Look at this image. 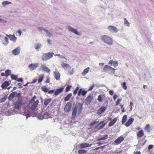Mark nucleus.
<instances>
[{"mask_svg": "<svg viewBox=\"0 0 154 154\" xmlns=\"http://www.w3.org/2000/svg\"><path fill=\"white\" fill-rule=\"evenodd\" d=\"M106 108V107L105 106L101 107L100 109L97 110V114L99 115L101 114L105 111Z\"/></svg>", "mask_w": 154, "mask_h": 154, "instance_id": "17", "label": "nucleus"}, {"mask_svg": "<svg viewBox=\"0 0 154 154\" xmlns=\"http://www.w3.org/2000/svg\"><path fill=\"white\" fill-rule=\"evenodd\" d=\"M92 144H89L88 143H81L79 145V146L80 149H84L87 147H91Z\"/></svg>", "mask_w": 154, "mask_h": 154, "instance_id": "10", "label": "nucleus"}, {"mask_svg": "<svg viewBox=\"0 0 154 154\" xmlns=\"http://www.w3.org/2000/svg\"><path fill=\"white\" fill-rule=\"evenodd\" d=\"M55 56H58L60 57V58H65V57L64 56H63V55H60V54H55Z\"/></svg>", "mask_w": 154, "mask_h": 154, "instance_id": "54", "label": "nucleus"}, {"mask_svg": "<svg viewBox=\"0 0 154 154\" xmlns=\"http://www.w3.org/2000/svg\"><path fill=\"white\" fill-rule=\"evenodd\" d=\"M17 75H14V74H12L11 75V78L12 79H13L14 80H16L17 79Z\"/></svg>", "mask_w": 154, "mask_h": 154, "instance_id": "44", "label": "nucleus"}, {"mask_svg": "<svg viewBox=\"0 0 154 154\" xmlns=\"http://www.w3.org/2000/svg\"><path fill=\"white\" fill-rule=\"evenodd\" d=\"M144 134V133L143 131L142 130H140V131H138V132L137 133V136L139 137H141Z\"/></svg>", "mask_w": 154, "mask_h": 154, "instance_id": "25", "label": "nucleus"}, {"mask_svg": "<svg viewBox=\"0 0 154 154\" xmlns=\"http://www.w3.org/2000/svg\"><path fill=\"white\" fill-rule=\"evenodd\" d=\"M99 122V120L98 119H97L95 120L92 122L90 124L91 126H92L98 123Z\"/></svg>", "mask_w": 154, "mask_h": 154, "instance_id": "38", "label": "nucleus"}, {"mask_svg": "<svg viewBox=\"0 0 154 154\" xmlns=\"http://www.w3.org/2000/svg\"><path fill=\"white\" fill-rule=\"evenodd\" d=\"M97 100L100 102H101L102 101L103 99L101 95H100L98 96Z\"/></svg>", "mask_w": 154, "mask_h": 154, "instance_id": "48", "label": "nucleus"}, {"mask_svg": "<svg viewBox=\"0 0 154 154\" xmlns=\"http://www.w3.org/2000/svg\"><path fill=\"white\" fill-rule=\"evenodd\" d=\"M61 66L65 70L71 69V67L69 65L62 62Z\"/></svg>", "mask_w": 154, "mask_h": 154, "instance_id": "14", "label": "nucleus"}, {"mask_svg": "<svg viewBox=\"0 0 154 154\" xmlns=\"http://www.w3.org/2000/svg\"><path fill=\"white\" fill-rule=\"evenodd\" d=\"M20 48L18 47L12 51V53L14 55H17L20 53Z\"/></svg>", "mask_w": 154, "mask_h": 154, "instance_id": "9", "label": "nucleus"}, {"mask_svg": "<svg viewBox=\"0 0 154 154\" xmlns=\"http://www.w3.org/2000/svg\"><path fill=\"white\" fill-rule=\"evenodd\" d=\"M44 29L43 27H39L38 28V30L39 32H42V30H44Z\"/></svg>", "mask_w": 154, "mask_h": 154, "instance_id": "64", "label": "nucleus"}, {"mask_svg": "<svg viewBox=\"0 0 154 154\" xmlns=\"http://www.w3.org/2000/svg\"><path fill=\"white\" fill-rule=\"evenodd\" d=\"M41 89L45 92H47L48 91V89L45 86H42Z\"/></svg>", "mask_w": 154, "mask_h": 154, "instance_id": "42", "label": "nucleus"}, {"mask_svg": "<svg viewBox=\"0 0 154 154\" xmlns=\"http://www.w3.org/2000/svg\"><path fill=\"white\" fill-rule=\"evenodd\" d=\"M124 140V138L122 136H120L116 140L114 141V142L116 144H119L123 141Z\"/></svg>", "mask_w": 154, "mask_h": 154, "instance_id": "15", "label": "nucleus"}, {"mask_svg": "<svg viewBox=\"0 0 154 154\" xmlns=\"http://www.w3.org/2000/svg\"><path fill=\"white\" fill-rule=\"evenodd\" d=\"M72 96V93H70L68 94L64 98V100L65 101H68L71 97Z\"/></svg>", "mask_w": 154, "mask_h": 154, "instance_id": "30", "label": "nucleus"}, {"mask_svg": "<svg viewBox=\"0 0 154 154\" xmlns=\"http://www.w3.org/2000/svg\"><path fill=\"white\" fill-rule=\"evenodd\" d=\"M51 98L45 99V102L44 103L45 105V106H47L49 104V103L51 102Z\"/></svg>", "mask_w": 154, "mask_h": 154, "instance_id": "27", "label": "nucleus"}, {"mask_svg": "<svg viewBox=\"0 0 154 154\" xmlns=\"http://www.w3.org/2000/svg\"><path fill=\"white\" fill-rule=\"evenodd\" d=\"M93 97L90 94L85 99V103L86 105H88L91 102L93 99Z\"/></svg>", "mask_w": 154, "mask_h": 154, "instance_id": "8", "label": "nucleus"}, {"mask_svg": "<svg viewBox=\"0 0 154 154\" xmlns=\"http://www.w3.org/2000/svg\"><path fill=\"white\" fill-rule=\"evenodd\" d=\"M145 130L148 132L149 133L150 132V127L149 124H147L145 127Z\"/></svg>", "mask_w": 154, "mask_h": 154, "instance_id": "35", "label": "nucleus"}, {"mask_svg": "<svg viewBox=\"0 0 154 154\" xmlns=\"http://www.w3.org/2000/svg\"><path fill=\"white\" fill-rule=\"evenodd\" d=\"M54 76L56 80H59L60 76V73L57 70L54 72Z\"/></svg>", "mask_w": 154, "mask_h": 154, "instance_id": "12", "label": "nucleus"}, {"mask_svg": "<svg viewBox=\"0 0 154 154\" xmlns=\"http://www.w3.org/2000/svg\"><path fill=\"white\" fill-rule=\"evenodd\" d=\"M153 147V145H149L148 146V149L149 150H150L151 149H152Z\"/></svg>", "mask_w": 154, "mask_h": 154, "instance_id": "55", "label": "nucleus"}, {"mask_svg": "<svg viewBox=\"0 0 154 154\" xmlns=\"http://www.w3.org/2000/svg\"><path fill=\"white\" fill-rule=\"evenodd\" d=\"M50 82V78L49 77H48L47 78L45 82L46 83H48Z\"/></svg>", "mask_w": 154, "mask_h": 154, "instance_id": "63", "label": "nucleus"}, {"mask_svg": "<svg viewBox=\"0 0 154 154\" xmlns=\"http://www.w3.org/2000/svg\"><path fill=\"white\" fill-rule=\"evenodd\" d=\"M44 78V75L43 74H42L40 75L39 76V78L38 79V83H39L42 82Z\"/></svg>", "mask_w": 154, "mask_h": 154, "instance_id": "36", "label": "nucleus"}, {"mask_svg": "<svg viewBox=\"0 0 154 154\" xmlns=\"http://www.w3.org/2000/svg\"><path fill=\"white\" fill-rule=\"evenodd\" d=\"M71 87V86H67L66 88L65 91L67 92L69 91L70 90V89Z\"/></svg>", "mask_w": 154, "mask_h": 154, "instance_id": "51", "label": "nucleus"}, {"mask_svg": "<svg viewBox=\"0 0 154 154\" xmlns=\"http://www.w3.org/2000/svg\"><path fill=\"white\" fill-rule=\"evenodd\" d=\"M11 3L10 2H9L7 1H4L2 2V5L3 6H5L6 5L10 4Z\"/></svg>", "mask_w": 154, "mask_h": 154, "instance_id": "40", "label": "nucleus"}, {"mask_svg": "<svg viewBox=\"0 0 154 154\" xmlns=\"http://www.w3.org/2000/svg\"><path fill=\"white\" fill-rule=\"evenodd\" d=\"M94 84H93V85L91 86L90 88H89V89L88 90V91H90L91 90H92L93 88H94Z\"/></svg>", "mask_w": 154, "mask_h": 154, "instance_id": "57", "label": "nucleus"}, {"mask_svg": "<svg viewBox=\"0 0 154 154\" xmlns=\"http://www.w3.org/2000/svg\"><path fill=\"white\" fill-rule=\"evenodd\" d=\"M89 69L90 68L89 67H88L85 69L82 73V75L85 76L87 73L89 71Z\"/></svg>", "mask_w": 154, "mask_h": 154, "instance_id": "26", "label": "nucleus"}, {"mask_svg": "<svg viewBox=\"0 0 154 154\" xmlns=\"http://www.w3.org/2000/svg\"><path fill=\"white\" fill-rule=\"evenodd\" d=\"M63 88H59L57 89L54 91V94L57 96L60 94L63 90Z\"/></svg>", "mask_w": 154, "mask_h": 154, "instance_id": "23", "label": "nucleus"}, {"mask_svg": "<svg viewBox=\"0 0 154 154\" xmlns=\"http://www.w3.org/2000/svg\"><path fill=\"white\" fill-rule=\"evenodd\" d=\"M6 97H4L2 98V99L1 101L0 102V103H2V102H5V100H6Z\"/></svg>", "mask_w": 154, "mask_h": 154, "instance_id": "53", "label": "nucleus"}, {"mask_svg": "<svg viewBox=\"0 0 154 154\" xmlns=\"http://www.w3.org/2000/svg\"><path fill=\"white\" fill-rule=\"evenodd\" d=\"M108 135H103L101 137L98 139L97 140V141H100L101 140H104L106 139H107L108 138Z\"/></svg>", "mask_w": 154, "mask_h": 154, "instance_id": "31", "label": "nucleus"}, {"mask_svg": "<svg viewBox=\"0 0 154 154\" xmlns=\"http://www.w3.org/2000/svg\"><path fill=\"white\" fill-rule=\"evenodd\" d=\"M116 69L108 65H106L103 68V72H107L109 73L111 72L114 74L115 73Z\"/></svg>", "mask_w": 154, "mask_h": 154, "instance_id": "4", "label": "nucleus"}, {"mask_svg": "<svg viewBox=\"0 0 154 154\" xmlns=\"http://www.w3.org/2000/svg\"><path fill=\"white\" fill-rule=\"evenodd\" d=\"M11 71L10 70L8 69L6 70L5 72V76L6 77L8 76L11 75Z\"/></svg>", "mask_w": 154, "mask_h": 154, "instance_id": "34", "label": "nucleus"}, {"mask_svg": "<svg viewBox=\"0 0 154 154\" xmlns=\"http://www.w3.org/2000/svg\"><path fill=\"white\" fill-rule=\"evenodd\" d=\"M71 106V104L70 102L67 103L64 107L65 111L66 112H69L70 110Z\"/></svg>", "mask_w": 154, "mask_h": 154, "instance_id": "13", "label": "nucleus"}, {"mask_svg": "<svg viewBox=\"0 0 154 154\" xmlns=\"http://www.w3.org/2000/svg\"><path fill=\"white\" fill-rule=\"evenodd\" d=\"M81 94L83 96H85L87 93V91H85L84 90H82H82L81 91Z\"/></svg>", "mask_w": 154, "mask_h": 154, "instance_id": "46", "label": "nucleus"}, {"mask_svg": "<svg viewBox=\"0 0 154 154\" xmlns=\"http://www.w3.org/2000/svg\"><path fill=\"white\" fill-rule=\"evenodd\" d=\"M54 54V53L53 52L44 53L41 57L42 60H47L52 58Z\"/></svg>", "mask_w": 154, "mask_h": 154, "instance_id": "3", "label": "nucleus"}, {"mask_svg": "<svg viewBox=\"0 0 154 154\" xmlns=\"http://www.w3.org/2000/svg\"><path fill=\"white\" fill-rule=\"evenodd\" d=\"M54 92V90H51L49 91L48 93L49 94H51Z\"/></svg>", "mask_w": 154, "mask_h": 154, "instance_id": "58", "label": "nucleus"}, {"mask_svg": "<svg viewBox=\"0 0 154 154\" xmlns=\"http://www.w3.org/2000/svg\"><path fill=\"white\" fill-rule=\"evenodd\" d=\"M134 120V119L133 118H131L129 119L128 121L126 122L125 124V125L126 127L129 126L132 123Z\"/></svg>", "mask_w": 154, "mask_h": 154, "instance_id": "22", "label": "nucleus"}, {"mask_svg": "<svg viewBox=\"0 0 154 154\" xmlns=\"http://www.w3.org/2000/svg\"><path fill=\"white\" fill-rule=\"evenodd\" d=\"M70 69H68V73L69 75H72L74 73V68H73L70 71Z\"/></svg>", "mask_w": 154, "mask_h": 154, "instance_id": "43", "label": "nucleus"}, {"mask_svg": "<svg viewBox=\"0 0 154 154\" xmlns=\"http://www.w3.org/2000/svg\"><path fill=\"white\" fill-rule=\"evenodd\" d=\"M114 67L117 66L118 65V62L116 61H114L112 63Z\"/></svg>", "mask_w": 154, "mask_h": 154, "instance_id": "47", "label": "nucleus"}, {"mask_svg": "<svg viewBox=\"0 0 154 154\" xmlns=\"http://www.w3.org/2000/svg\"><path fill=\"white\" fill-rule=\"evenodd\" d=\"M38 100H37L36 101H35V102L32 103V105L31 107V109L33 110H35L37 107V106L38 104Z\"/></svg>", "mask_w": 154, "mask_h": 154, "instance_id": "16", "label": "nucleus"}, {"mask_svg": "<svg viewBox=\"0 0 154 154\" xmlns=\"http://www.w3.org/2000/svg\"><path fill=\"white\" fill-rule=\"evenodd\" d=\"M2 43L5 45H6L8 43V38L7 37H4V40L2 41Z\"/></svg>", "mask_w": 154, "mask_h": 154, "instance_id": "33", "label": "nucleus"}, {"mask_svg": "<svg viewBox=\"0 0 154 154\" xmlns=\"http://www.w3.org/2000/svg\"><path fill=\"white\" fill-rule=\"evenodd\" d=\"M35 102V100L33 99V98H32L29 104H32V103H33Z\"/></svg>", "mask_w": 154, "mask_h": 154, "instance_id": "61", "label": "nucleus"}, {"mask_svg": "<svg viewBox=\"0 0 154 154\" xmlns=\"http://www.w3.org/2000/svg\"><path fill=\"white\" fill-rule=\"evenodd\" d=\"M39 65V63H31L28 66V68L30 70L33 71L37 68L38 66Z\"/></svg>", "mask_w": 154, "mask_h": 154, "instance_id": "6", "label": "nucleus"}, {"mask_svg": "<svg viewBox=\"0 0 154 154\" xmlns=\"http://www.w3.org/2000/svg\"><path fill=\"white\" fill-rule=\"evenodd\" d=\"M6 36L8 37L12 41L14 42H15L17 39V37H16L14 35H11L10 34H6Z\"/></svg>", "mask_w": 154, "mask_h": 154, "instance_id": "19", "label": "nucleus"}, {"mask_svg": "<svg viewBox=\"0 0 154 154\" xmlns=\"http://www.w3.org/2000/svg\"><path fill=\"white\" fill-rule=\"evenodd\" d=\"M106 124V123H104L102 125H100L99 128H98V130H100L102 128H103V127L105 126V125Z\"/></svg>", "mask_w": 154, "mask_h": 154, "instance_id": "52", "label": "nucleus"}, {"mask_svg": "<svg viewBox=\"0 0 154 154\" xmlns=\"http://www.w3.org/2000/svg\"><path fill=\"white\" fill-rule=\"evenodd\" d=\"M87 152V151H85L84 149H80L79 150L78 152L79 154H83L84 153H85Z\"/></svg>", "mask_w": 154, "mask_h": 154, "instance_id": "41", "label": "nucleus"}, {"mask_svg": "<svg viewBox=\"0 0 154 154\" xmlns=\"http://www.w3.org/2000/svg\"><path fill=\"white\" fill-rule=\"evenodd\" d=\"M42 47V45L41 43H38L36 44L35 46V48L38 51Z\"/></svg>", "mask_w": 154, "mask_h": 154, "instance_id": "29", "label": "nucleus"}, {"mask_svg": "<svg viewBox=\"0 0 154 154\" xmlns=\"http://www.w3.org/2000/svg\"><path fill=\"white\" fill-rule=\"evenodd\" d=\"M66 27L69 31L71 32L78 35H81L80 33L78 32L76 29H74L71 26H66Z\"/></svg>", "mask_w": 154, "mask_h": 154, "instance_id": "5", "label": "nucleus"}, {"mask_svg": "<svg viewBox=\"0 0 154 154\" xmlns=\"http://www.w3.org/2000/svg\"><path fill=\"white\" fill-rule=\"evenodd\" d=\"M82 90V89H80L79 90V91H78V96H80L81 94V91Z\"/></svg>", "mask_w": 154, "mask_h": 154, "instance_id": "59", "label": "nucleus"}, {"mask_svg": "<svg viewBox=\"0 0 154 154\" xmlns=\"http://www.w3.org/2000/svg\"><path fill=\"white\" fill-rule=\"evenodd\" d=\"M127 119V115H124L123 117L122 120V124H124L126 121Z\"/></svg>", "mask_w": 154, "mask_h": 154, "instance_id": "28", "label": "nucleus"}, {"mask_svg": "<svg viewBox=\"0 0 154 154\" xmlns=\"http://www.w3.org/2000/svg\"><path fill=\"white\" fill-rule=\"evenodd\" d=\"M43 114L44 119H46L50 117V115L49 113L48 112H46Z\"/></svg>", "mask_w": 154, "mask_h": 154, "instance_id": "37", "label": "nucleus"}, {"mask_svg": "<svg viewBox=\"0 0 154 154\" xmlns=\"http://www.w3.org/2000/svg\"><path fill=\"white\" fill-rule=\"evenodd\" d=\"M101 40L109 45L113 44V40L111 38L107 35H104L101 37Z\"/></svg>", "mask_w": 154, "mask_h": 154, "instance_id": "2", "label": "nucleus"}, {"mask_svg": "<svg viewBox=\"0 0 154 154\" xmlns=\"http://www.w3.org/2000/svg\"><path fill=\"white\" fill-rule=\"evenodd\" d=\"M41 67L42 71L48 73H49L50 72V70L48 67L44 65H42Z\"/></svg>", "mask_w": 154, "mask_h": 154, "instance_id": "18", "label": "nucleus"}, {"mask_svg": "<svg viewBox=\"0 0 154 154\" xmlns=\"http://www.w3.org/2000/svg\"><path fill=\"white\" fill-rule=\"evenodd\" d=\"M126 83L125 82H123L122 83V87L125 90H126L127 88V87L126 86Z\"/></svg>", "mask_w": 154, "mask_h": 154, "instance_id": "49", "label": "nucleus"}, {"mask_svg": "<svg viewBox=\"0 0 154 154\" xmlns=\"http://www.w3.org/2000/svg\"><path fill=\"white\" fill-rule=\"evenodd\" d=\"M38 118L39 119L42 120L44 119L43 114H40L38 116Z\"/></svg>", "mask_w": 154, "mask_h": 154, "instance_id": "45", "label": "nucleus"}, {"mask_svg": "<svg viewBox=\"0 0 154 154\" xmlns=\"http://www.w3.org/2000/svg\"><path fill=\"white\" fill-rule=\"evenodd\" d=\"M44 30L46 32L47 37H50L52 35L48 30L44 29Z\"/></svg>", "mask_w": 154, "mask_h": 154, "instance_id": "39", "label": "nucleus"}, {"mask_svg": "<svg viewBox=\"0 0 154 154\" xmlns=\"http://www.w3.org/2000/svg\"><path fill=\"white\" fill-rule=\"evenodd\" d=\"M22 104L20 101H18L14 103V107L17 109H19L20 107Z\"/></svg>", "mask_w": 154, "mask_h": 154, "instance_id": "20", "label": "nucleus"}, {"mask_svg": "<svg viewBox=\"0 0 154 154\" xmlns=\"http://www.w3.org/2000/svg\"><path fill=\"white\" fill-rule=\"evenodd\" d=\"M109 93L110 95H112L113 94V91L112 90H110L109 91Z\"/></svg>", "mask_w": 154, "mask_h": 154, "instance_id": "62", "label": "nucleus"}, {"mask_svg": "<svg viewBox=\"0 0 154 154\" xmlns=\"http://www.w3.org/2000/svg\"><path fill=\"white\" fill-rule=\"evenodd\" d=\"M107 29L110 32H113L115 33H117L118 32L117 28L115 26L112 25H110L108 26Z\"/></svg>", "mask_w": 154, "mask_h": 154, "instance_id": "11", "label": "nucleus"}, {"mask_svg": "<svg viewBox=\"0 0 154 154\" xmlns=\"http://www.w3.org/2000/svg\"><path fill=\"white\" fill-rule=\"evenodd\" d=\"M23 81V79L22 78H20L17 79V82H22Z\"/></svg>", "mask_w": 154, "mask_h": 154, "instance_id": "60", "label": "nucleus"}, {"mask_svg": "<svg viewBox=\"0 0 154 154\" xmlns=\"http://www.w3.org/2000/svg\"><path fill=\"white\" fill-rule=\"evenodd\" d=\"M124 25L126 26L129 27L130 26V23L127 20L126 18H124Z\"/></svg>", "mask_w": 154, "mask_h": 154, "instance_id": "32", "label": "nucleus"}, {"mask_svg": "<svg viewBox=\"0 0 154 154\" xmlns=\"http://www.w3.org/2000/svg\"><path fill=\"white\" fill-rule=\"evenodd\" d=\"M20 94L19 93H17L16 92H13L12 93H11L10 94L8 97V99L9 100H11L15 97H19L20 96Z\"/></svg>", "mask_w": 154, "mask_h": 154, "instance_id": "7", "label": "nucleus"}, {"mask_svg": "<svg viewBox=\"0 0 154 154\" xmlns=\"http://www.w3.org/2000/svg\"><path fill=\"white\" fill-rule=\"evenodd\" d=\"M23 115H25L26 116V119H27L28 118L30 117L31 116L29 114H26V113H24L23 114Z\"/></svg>", "mask_w": 154, "mask_h": 154, "instance_id": "56", "label": "nucleus"}, {"mask_svg": "<svg viewBox=\"0 0 154 154\" xmlns=\"http://www.w3.org/2000/svg\"><path fill=\"white\" fill-rule=\"evenodd\" d=\"M121 101V99H118L116 103V105L117 106L120 103V102Z\"/></svg>", "mask_w": 154, "mask_h": 154, "instance_id": "50", "label": "nucleus"}, {"mask_svg": "<svg viewBox=\"0 0 154 154\" xmlns=\"http://www.w3.org/2000/svg\"><path fill=\"white\" fill-rule=\"evenodd\" d=\"M10 85L9 82L6 81L1 85V88L3 89H6Z\"/></svg>", "mask_w": 154, "mask_h": 154, "instance_id": "21", "label": "nucleus"}, {"mask_svg": "<svg viewBox=\"0 0 154 154\" xmlns=\"http://www.w3.org/2000/svg\"><path fill=\"white\" fill-rule=\"evenodd\" d=\"M117 120V118H114L113 120L110 122L108 124V126L109 127H111L116 122Z\"/></svg>", "mask_w": 154, "mask_h": 154, "instance_id": "24", "label": "nucleus"}, {"mask_svg": "<svg viewBox=\"0 0 154 154\" xmlns=\"http://www.w3.org/2000/svg\"><path fill=\"white\" fill-rule=\"evenodd\" d=\"M83 105L80 103H78L77 106H75L73 110L72 113V117H75L76 115L77 110L79 114H80L82 110V108Z\"/></svg>", "mask_w": 154, "mask_h": 154, "instance_id": "1", "label": "nucleus"}]
</instances>
